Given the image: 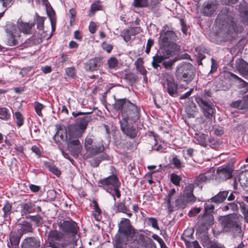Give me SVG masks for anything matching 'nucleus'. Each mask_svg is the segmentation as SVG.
Returning a JSON list of instances; mask_svg holds the SVG:
<instances>
[{
	"instance_id": "nucleus-1",
	"label": "nucleus",
	"mask_w": 248,
	"mask_h": 248,
	"mask_svg": "<svg viewBox=\"0 0 248 248\" xmlns=\"http://www.w3.org/2000/svg\"><path fill=\"white\" fill-rule=\"evenodd\" d=\"M215 28L217 35L221 41L229 40L241 31L234 15L226 9L219 13L216 21Z\"/></svg>"
},
{
	"instance_id": "nucleus-2",
	"label": "nucleus",
	"mask_w": 248,
	"mask_h": 248,
	"mask_svg": "<svg viewBox=\"0 0 248 248\" xmlns=\"http://www.w3.org/2000/svg\"><path fill=\"white\" fill-rule=\"evenodd\" d=\"M114 108L117 110L122 109V121H130L135 123L140 118L139 109L137 106L126 98L115 99Z\"/></svg>"
},
{
	"instance_id": "nucleus-3",
	"label": "nucleus",
	"mask_w": 248,
	"mask_h": 248,
	"mask_svg": "<svg viewBox=\"0 0 248 248\" xmlns=\"http://www.w3.org/2000/svg\"><path fill=\"white\" fill-rule=\"evenodd\" d=\"M119 236L115 240L116 248H127V244L135 234V229L130 224V220L122 218L119 224Z\"/></svg>"
},
{
	"instance_id": "nucleus-4",
	"label": "nucleus",
	"mask_w": 248,
	"mask_h": 248,
	"mask_svg": "<svg viewBox=\"0 0 248 248\" xmlns=\"http://www.w3.org/2000/svg\"><path fill=\"white\" fill-rule=\"evenodd\" d=\"M175 41H173L160 46L158 52L153 57L152 65L155 69H158L160 66L159 63L163 60L168 59L179 52L180 46Z\"/></svg>"
},
{
	"instance_id": "nucleus-5",
	"label": "nucleus",
	"mask_w": 248,
	"mask_h": 248,
	"mask_svg": "<svg viewBox=\"0 0 248 248\" xmlns=\"http://www.w3.org/2000/svg\"><path fill=\"white\" fill-rule=\"evenodd\" d=\"M239 219V217L234 213L222 217L220 222L223 231L232 232L234 235L240 236L242 230Z\"/></svg>"
},
{
	"instance_id": "nucleus-6",
	"label": "nucleus",
	"mask_w": 248,
	"mask_h": 248,
	"mask_svg": "<svg viewBox=\"0 0 248 248\" xmlns=\"http://www.w3.org/2000/svg\"><path fill=\"white\" fill-rule=\"evenodd\" d=\"M195 72V68L191 64L183 62L176 67L175 75L178 80L189 83L194 79Z\"/></svg>"
},
{
	"instance_id": "nucleus-7",
	"label": "nucleus",
	"mask_w": 248,
	"mask_h": 248,
	"mask_svg": "<svg viewBox=\"0 0 248 248\" xmlns=\"http://www.w3.org/2000/svg\"><path fill=\"white\" fill-rule=\"evenodd\" d=\"M7 44L10 46L17 45L20 40V31L16 26L12 22L5 26Z\"/></svg>"
},
{
	"instance_id": "nucleus-8",
	"label": "nucleus",
	"mask_w": 248,
	"mask_h": 248,
	"mask_svg": "<svg viewBox=\"0 0 248 248\" xmlns=\"http://www.w3.org/2000/svg\"><path fill=\"white\" fill-rule=\"evenodd\" d=\"M178 39V36L175 32L172 30L171 27L166 24L163 26L159 33L158 44L161 46L168 44L169 42L176 41Z\"/></svg>"
},
{
	"instance_id": "nucleus-9",
	"label": "nucleus",
	"mask_w": 248,
	"mask_h": 248,
	"mask_svg": "<svg viewBox=\"0 0 248 248\" xmlns=\"http://www.w3.org/2000/svg\"><path fill=\"white\" fill-rule=\"evenodd\" d=\"M61 230L67 235L72 238H76V235L77 234L79 228L77 224L72 220H65L60 225Z\"/></svg>"
},
{
	"instance_id": "nucleus-10",
	"label": "nucleus",
	"mask_w": 248,
	"mask_h": 248,
	"mask_svg": "<svg viewBox=\"0 0 248 248\" xmlns=\"http://www.w3.org/2000/svg\"><path fill=\"white\" fill-rule=\"evenodd\" d=\"M93 140L90 137H87L85 140L84 146L86 150L85 157L86 158H91L99 153H102L104 150L103 145L97 146L93 145Z\"/></svg>"
},
{
	"instance_id": "nucleus-11",
	"label": "nucleus",
	"mask_w": 248,
	"mask_h": 248,
	"mask_svg": "<svg viewBox=\"0 0 248 248\" xmlns=\"http://www.w3.org/2000/svg\"><path fill=\"white\" fill-rule=\"evenodd\" d=\"M119 185L120 182L118 179L117 176L114 175L101 179L98 182L99 186L104 187V189L109 193H111L109 190L112 191L114 187H119Z\"/></svg>"
},
{
	"instance_id": "nucleus-12",
	"label": "nucleus",
	"mask_w": 248,
	"mask_h": 248,
	"mask_svg": "<svg viewBox=\"0 0 248 248\" xmlns=\"http://www.w3.org/2000/svg\"><path fill=\"white\" fill-rule=\"evenodd\" d=\"M196 101L202 109L204 116L207 118L211 119L213 117L214 113V108L212 103L210 101L201 98V97H196Z\"/></svg>"
},
{
	"instance_id": "nucleus-13",
	"label": "nucleus",
	"mask_w": 248,
	"mask_h": 248,
	"mask_svg": "<svg viewBox=\"0 0 248 248\" xmlns=\"http://www.w3.org/2000/svg\"><path fill=\"white\" fill-rule=\"evenodd\" d=\"M215 169L211 168L200 173L194 180L195 183L199 186L202 183H207L213 180L215 177Z\"/></svg>"
},
{
	"instance_id": "nucleus-14",
	"label": "nucleus",
	"mask_w": 248,
	"mask_h": 248,
	"mask_svg": "<svg viewBox=\"0 0 248 248\" xmlns=\"http://www.w3.org/2000/svg\"><path fill=\"white\" fill-rule=\"evenodd\" d=\"M165 90L172 97H176L178 95L177 84L175 82L173 77L167 78L164 84Z\"/></svg>"
},
{
	"instance_id": "nucleus-15",
	"label": "nucleus",
	"mask_w": 248,
	"mask_h": 248,
	"mask_svg": "<svg viewBox=\"0 0 248 248\" xmlns=\"http://www.w3.org/2000/svg\"><path fill=\"white\" fill-rule=\"evenodd\" d=\"M232 170L229 167H219L217 170L216 179L219 181L225 180L232 177Z\"/></svg>"
},
{
	"instance_id": "nucleus-16",
	"label": "nucleus",
	"mask_w": 248,
	"mask_h": 248,
	"mask_svg": "<svg viewBox=\"0 0 248 248\" xmlns=\"http://www.w3.org/2000/svg\"><path fill=\"white\" fill-rule=\"evenodd\" d=\"M22 236V233L17 231H12L9 235V242L7 246L9 248H19L20 240Z\"/></svg>"
},
{
	"instance_id": "nucleus-17",
	"label": "nucleus",
	"mask_w": 248,
	"mask_h": 248,
	"mask_svg": "<svg viewBox=\"0 0 248 248\" xmlns=\"http://www.w3.org/2000/svg\"><path fill=\"white\" fill-rule=\"evenodd\" d=\"M79 137L75 136H69L67 140H66L69 150L73 153L78 154L80 152L81 146L78 140Z\"/></svg>"
},
{
	"instance_id": "nucleus-18",
	"label": "nucleus",
	"mask_w": 248,
	"mask_h": 248,
	"mask_svg": "<svg viewBox=\"0 0 248 248\" xmlns=\"http://www.w3.org/2000/svg\"><path fill=\"white\" fill-rule=\"evenodd\" d=\"M62 238V234L56 230H51L47 233V243L52 246L66 245L65 243L59 242Z\"/></svg>"
},
{
	"instance_id": "nucleus-19",
	"label": "nucleus",
	"mask_w": 248,
	"mask_h": 248,
	"mask_svg": "<svg viewBox=\"0 0 248 248\" xmlns=\"http://www.w3.org/2000/svg\"><path fill=\"white\" fill-rule=\"evenodd\" d=\"M120 124L121 130L124 134L132 139L136 137L137 129L133 126L128 125L127 121H121Z\"/></svg>"
},
{
	"instance_id": "nucleus-20",
	"label": "nucleus",
	"mask_w": 248,
	"mask_h": 248,
	"mask_svg": "<svg viewBox=\"0 0 248 248\" xmlns=\"http://www.w3.org/2000/svg\"><path fill=\"white\" fill-rule=\"evenodd\" d=\"M101 60L99 58H94L90 59L84 64V67L86 71L93 72L96 70L100 66Z\"/></svg>"
},
{
	"instance_id": "nucleus-21",
	"label": "nucleus",
	"mask_w": 248,
	"mask_h": 248,
	"mask_svg": "<svg viewBox=\"0 0 248 248\" xmlns=\"http://www.w3.org/2000/svg\"><path fill=\"white\" fill-rule=\"evenodd\" d=\"M21 248H37L40 246V241L35 237H27L23 240Z\"/></svg>"
},
{
	"instance_id": "nucleus-22",
	"label": "nucleus",
	"mask_w": 248,
	"mask_h": 248,
	"mask_svg": "<svg viewBox=\"0 0 248 248\" xmlns=\"http://www.w3.org/2000/svg\"><path fill=\"white\" fill-rule=\"evenodd\" d=\"M217 9V4L215 1H208L203 3L202 12L204 15L208 16L212 15Z\"/></svg>"
},
{
	"instance_id": "nucleus-23",
	"label": "nucleus",
	"mask_w": 248,
	"mask_h": 248,
	"mask_svg": "<svg viewBox=\"0 0 248 248\" xmlns=\"http://www.w3.org/2000/svg\"><path fill=\"white\" fill-rule=\"evenodd\" d=\"M68 130L69 136H75L79 138L82 137L85 132L76 124L69 125L68 127Z\"/></svg>"
},
{
	"instance_id": "nucleus-24",
	"label": "nucleus",
	"mask_w": 248,
	"mask_h": 248,
	"mask_svg": "<svg viewBox=\"0 0 248 248\" xmlns=\"http://www.w3.org/2000/svg\"><path fill=\"white\" fill-rule=\"evenodd\" d=\"M235 65L238 71L242 74L248 75V63L242 59L235 61Z\"/></svg>"
},
{
	"instance_id": "nucleus-25",
	"label": "nucleus",
	"mask_w": 248,
	"mask_h": 248,
	"mask_svg": "<svg viewBox=\"0 0 248 248\" xmlns=\"http://www.w3.org/2000/svg\"><path fill=\"white\" fill-rule=\"evenodd\" d=\"M35 23H24L22 22L19 24V27H17L20 32L22 31L25 34H30L32 33V28L34 26Z\"/></svg>"
},
{
	"instance_id": "nucleus-26",
	"label": "nucleus",
	"mask_w": 248,
	"mask_h": 248,
	"mask_svg": "<svg viewBox=\"0 0 248 248\" xmlns=\"http://www.w3.org/2000/svg\"><path fill=\"white\" fill-rule=\"evenodd\" d=\"M229 193L228 191H222L211 198V201L216 203L223 202L226 199Z\"/></svg>"
},
{
	"instance_id": "nucleus-27",
	"label": "nucleus",
	"mask_w": 248,
	"mask_h": 248,
	"mask_svg": "<svg viewBox=\"0 0 248 248\" xmlns=\"http://www.w3.org/2000/svg\"><path fill=\"white\" fill-rule=\"evenodd\" d=\"M92 118L89 116H84L77 120L75 124L79 126L84 131H85L88 123L91 121Z\"/></svg>"
},
{
	"instance_id": "nucleus-28",
	"label": "nucleus",
	"mask_w": 248,
	"mask_h": 248,
	"mask_svg": "<svg viewBox=\"0 0 248 248\" xmlns=\"http://www.w3.org/2000/svg\"><path fill=\"white\" fill-rule=\"evenodd\" d=\"M214 217L211 214L204 213L202 217L201 224L203 226H210L213 224Z\"/></svg>"
},
{
	"instance_id": "nucleus-29",
	"label": "nucleus",
	"mask_w": 248,
	"mask_h": 248,
	"mask_svg": "<svg viewBox=\"0 0 248 248\" xmlns=\"http://www.w3.org/2000/svg\"><path fill=\"white\" fill-rule=\"evenodd\" d=\"M92 203L93 204V215L94 216L95 219L98 221L100 219V215L102 213V211L99 208V205L96 201L93 200Z\"/></svg>"
},
{
	"instance_id": "nucleus-30",
	"label": "nucleus",
	"mask_w": 248,
	"mask_h": 248,
	"mask_svg": "<svg viewBox=\"0 0 248 248\" xmlns=\"http://www.w3.org/2000/svg\"><path fill=\"white\" fill-rule=\"evenodd\" d=\"M20 225L21 226V228L19 230H17V231L22 232V235L24 233L32 232V226L29 222L24 221L22 222Z\"/></svg>"
},
{
	"instance_id": "nucleus-31",
	"label": "nucleus",
	"mask_w": 248,
	"mask_h": 248,
	"mask_svg": "<svg viewBox=\"0 0 248 248\" xmlns=\"http://www.w3.org/2000/svg\"><path fill=\"white\" fill-rule=\"evenodd\" d=\"M44 164L45 166L53 174L57 176L60 175L61 171L56 166H55L53 164L49 162L45 161L44 162Z\"/></svg>"
},
{
	"instance_id": "nucleus-32",
	"label": "nucleus",
	"mask_w": 248,
	"mask_h": 248,
	"mask_svg": "<svg viewBox=\"0 0 248 248\" xmlns=\"http://www.w3.org/2000/svg\"><path fill=\"white\" fill-rule=\"evenodd\" d=\"M238 180L240 183V186L244 189H246L248 185L247 183H248V173H246L245 174H240Z\"/></svg>"
},
{
	"instance_id": "nucleus-33",
	"label": "nucleus",
	"mask_w": 248,
	"mask_h": 248,
	"mask_svg": "<svg viewBox=\"0 0 248 248\" xmlns=\"http://www.w3.org/2000/svg\"><path fill=\"white\" fill-rule=\"evenodd\" d=\"M60 137L61 139L63 141L67 140V130L65 128H60L59 129L54 135V138H56Z\"/></svg>"
},
{
	"instance_id": "nucleus-34",
	"label": "nucleus",
	"mask_w": 248,
	"mask_h": 248,
	"mask_svg": "<svg viewBox=\"0 0 248 248\" xmlns=\"http://www.w3.org/2000/svg\"><path fill=\"white\" fill-rule=\"evenodd\" d=\"M222 209L224 211H230L234 213L238 211L239 208L236 203L231 202L223 207Z\"/></svg>"
},
{
	"instance_id": "nucleus-35",
	"label": "nucleus",
	"mask_w": 248,
	"mask_h": 248,
	"mask_svg": "<svg viewBox=\"0 0 248 248\" xmlns=\"http://www.w3.org/2000/svg\"><path fill=\"white\" fill-rule=\"evenodd\" d=\"M116 207L118 212L126 214L129 217H130L132 216V213L128 212L129 210L123 202H120L118 203Z\"/></svg>"
},
{
	"instance_id": "nucleus-36",
	"label": "nucleus",
	"mask_w": 248,
	"mask_h": 248,
	"mask_svg": "<svg viewBox=\"0 0 248 248\" xmlns=\"http://www.w3.org/2000/svg\"><path fill=\"white\" fill-rule=\"evenodd\" d=\"M34 204L31 202H27L21 204L22 212L25 214H29L31 212Z\"/></svg>"
},
{
	"instance_id": "nucleus-37",
	"label": "nucleus",
	"mask_w": 248,
	"mask_h": 248,
	"mask_svg": "<svg viewBox=\"0 0 248 248\" xmlns=\"http://www.w3.org/2000/svg\"><path fill=\"white\" fill-rule=\"evenodd\" d=\"M164 59L160 63L162 62V64L166 69L170 70L172 68V65L178 60V59L175 57L173 59H170L168 61H165Z\"/></svg>"
},
{
	"instance_id": "nucleus-38",
	"label": "nucleus",
	"mask_w": 248,
	"mask_h": 248,
	"mask_svg": "<svg viewBox=\"0 0 248 248\" xmlns=\"http://www.w3.org/2000/svg\"><path fill=\"white\" fill-rule=\"evenodd\" d=\"M208 138L207 135L203 134H202L199 135H197L195 138L196 140L198 142V143L202 146L203 147H206L207 145V139Z\"/></svg>"
},
{
	"instance_id": "nucleus-39",
	"label": "nucleus",
	"mask_w": 248,
	"mask_h": 248,
	"mask_svg": "<svg viewBox=\"0 0 248 248\" xmlns=\"http://www.w3.org/2000/svg\"><path fill=\"white\" fill-rule=\"evenodd\" d=\"M145 236L141 233H136L133 237L131 239L134 242L136 243L137 244L140 245L143 244V241L144 240Z\"/></svg>"
},
{
	"instance_id": "nucleus-40",
	"label": "nucleus",
	"mask_w": 248,
	"mask_h": 248,
	"mask_svg": "<svg viewBox=\"0 0 248 248\" xmlns=\"http://www.w3.org/2000/svg\"><path fill=\"white\" fill-rule=\"evenodd\" d=\"M35 21L37 24V29L40 31H43L45 18L36 14V18L35 19Z\"/></svg>"
},
{
	"instance_id": "nucleus-41",
	"label": "nucleus",
	"mask_w": 248,
	"mask_h": 248,
	"mask_svg": "<svg viewBox=\"0 0 248 248\" xmlns=\"http://www.w3.org/2000/svg\"><path fill=\"white\" fill-rule=\"evenodd\" d=\"M15 117L16 120V125L18 127L21 126L23 124L24 121L22 114L20 112L16 111L15 113Z\"/></svg>"
},
{
	"instance_id": "nucleus-42",
	"label": "nucleus",
	"mask_w": 248,
	"mask_h": 248,
	"mask_svg": "<svg viewBox=\"0 0 248 248\" xmlns=\"http://www.w3.org/2000/svg\"><path fill=\"white\" fill-rule=\"evenodd\" d=\"M132 5L136 8L145 7L148 5V0H134Z\"/></svg>"
},
{
	"instance_id": "nucleus-43",
	"label": "nucleus",
	"mask_w": 248,
	"mask_h": 248,
	"mask_svg": "<svg viewBox=\"0 0 248 248\" xmlns=\"http://www.w3.org/2000/svg\"><path fill=\"white\" fill-rule=\"evenodd\" d=\"M10 118V114L6 108H0V118L4 120H8Z\"/></svg>"
},
{
	"instance_id": "nucleus-44",
	"label": "nucleus",
	"mask_w": 248,
	"mask_h": 248,
	"mask_svg": "<svg viewBox=\"0 0 248 248\" xmlns=\"http://www.w3.org/2000/svg\"><path fill=\"white\" fill-rule=\"evenodd\" d=\"M176 205L179 208L184 207L186 204L184 196H180L175 200Z\"/></svg>"
},
{
	"instance_id": "nucleus-45",
	"label": "nucleus",
	"mask_w": 248,
	"mask_h": 248,
	"mask_svg": "<svg viewBox=\"0 0 248 248\" xmlns=\"http://www.w3.org/2000/svg\"><path fill=\"white\" fill-rule=\"evenodd\" d=\"M12 205L11 204L7 203L2 208L4 214L3 217L5 218H8L11 213Z\"/></svg>"
},
{
	"instance_id": "nucleus-46",
	"label": "nucleus",
	"mask_w": 248,
	"mask_h": 248,
	"mask_svg": "<svg viewBox=\"0 0 248 248\" xmlns=\"http://www.w3.org/2000/svg\"><path fill=\"white\" fill-rule=\"evenodd\" d=\"M121 36L123 38L125 42H127L129 41L131 38V37L132 35L131 34L129 28L124 30L121 33Z\"/></svg>"
},
{
	"instance_id": "nucleus-47",
	"label": "nucleus",
	"mask_w": 248,
	"mask_h": 248,
	"mask_svg": "<svg viewBox=\"0 0 248 248\" xmlns=\"http://www.w3.org/2000/svg\"><path fill=\"white\" fill-rule=\"evenodd\" d=\"M182 238L184 240L186 245L187 248H191L192 247L194 248H202L198 242L196 240L192 242H190L186 240V238H184V237H182Z\"/></svg>"
},
{
	"instance_id": "nucleus-48",
	"label": "nucleus",
	"mask_w": 248,
	"mask_h": 248,
	"mask_svg": "<svg viewBox=\"0 0 248 248\" xmlns=\"http://www.w3.org/2000/svg\"><path fill=\"white\" fill-rule=\"evenodd\" d=\"M143 242L141 246L145 248H152L154 245V243L152 239L148 237H145Z\"/></svg>"
},
{
	"instance_id": "nucleus-49",
	"label": "nucleus",
	"mask_w": 248,
	"mask_h": 248,
	"mask_svg": "<svg viewBox=\"0 0 248 248\" xmlns=\"http://www.w3.org/2000/svg\"><path fill=\"white\" fill-rule=\"evenodd\" d=\"M175 193V190L174 188H172L169 192L166 198V201L167 202L168 207L170 208L171 206V203L172 202V197Z\"/></svg>"
},
{
	"instance_id": "nucleus-50",
	"label": "nucleus",
	"mask_w": 248,
	"mask_h": 248,
	"mask_svg": "<svg viewBox=\"0 0 248 248\" xmlns=\"http://www.w3.org/2000/svg\"><path fill=\"white\" fill-rule=\"evenodd\" d=\"M45 106L39 103L38 102H35L34 103V108L36 113L39 116H42V110L44 108Z\"/></svg>"
},
{
	"instance_id": "nucleus-51",
	"label": "nucleus",
	"mask_w": 248,
	"mask_h": 248,
	"mask_svg": "<svg viewBox=\"0 0 248 248\" xmlns=\"http://www.w3.org/2000/svg\"><path fill=\"white\" fill-rule=\"evenodd\" d=\"M118 60L115 57L110 58L107 62L108 66L110 69L115 68L118 65Z\"/></svg>"
},
{
	"instance_id": "nucleus-52",
	"label": "nucleus",
	"mask_w": 248,
	"mask_h": 248,
	"mask_svg": "<svg viewBox=\"0 0 248 248\" xmlns=\"http://www.w3.org/2000/svg\"><path fill=\"white\" fill-rule=\"evenodd\" d=\"M28 217L34 221L37 226H40L43 222L42 217L38 215L30 216Z\"/></svg>"
},
{
	"instance_id": "nucleus-53",
	"label": "nucleus",
	"mask_w": 248,
	"mask_h": 248,
	"mask_svg": "<svg viewBox=\"0 0 248 248\" xmlns=\"http://www.w3.org/2000/svg\"><path fill=\"white\" fill-rule=\"evenodd\" d=\"M46 10L50 20H56L55 13L52 8L51 6L46 7Z\"/></svg>"
},
{
	"instance_id": "nucleus-54",
	"label": "nucleus",
	"mask_w": 248,
	"mask_h": 248,
	"mask_svg": "<svg viewBox=\"0 0 248 248\" xmlns=\"http://www.w3.org/2000/svg\"><path fill=\"white\" fill-rule=\"evenodd\" d=\"M148 223L149 225H151L152 227L157 230H159L157 220L156 218L154 217H149L147 219Z\"/></svg>"
},
{
	"instance_id": "nucleus-55",
	"label": "nucleus",
	"mask_w": 248,
	"mask_h": 248,
	"mask_svg": "<svg viewBox=\"0 0 248 248\" xmlns=\"http://www.w3.org/2000/svg\"><path fill=\"white\" fill-rule=\"evenodd\" d=\"M214 242L211 241L208 236H204L202 239V245L205 248H209Z\"/></svg>"
},
{
	"instance_id": "nucleus-56",
	"label": "nucleus",
	"mask_w": 248,
	"mask_h": 248,
	"mask_svg": "<svg viewBox=\"0 0 248 248\" xmlns=\"http://www.w3.org/2000/svg\"><path fill=\"white\" fill-rule=\"evenodd\" d=\"M204 213L205 214H211L213 212L214 210V206L211 204L206 202L204 205Z\"/></svg>"
},
{
	"instance_id": "nucleus-57",
	"label": "nucleus",
	"mask_w": 248,
	"mask_h": 248,
	"mask_svg": "<svg viewBox=\"0 0 248 248\" xmlns=\"http://www.w3.org/2000/svg\"><path fill=\"white\" fill-rule=\"evenodd\" d=\"M105 157H106V155H102L97 157L96 159H95L94 160L92 161V162L91 163L92 165L94 167H97L98 166V165L99 164L100 162L102 160L105 159Z\"/></svg>"
},
{
	"instance_id": "nucleus-58",
	"label": "nucleus",
	"mask_w": 248,
	"mask_h": 248,
	"mask_svg": "<svg viewBox=\"0 0 248 248\" xmlns=\"http://www.w3.org/2000/svg\"><path fill=\"white\" fill-rule=\"evenodd\" d=\"M194 189V186L192 184L187 185L185 189L184 193L183 196H187L193 194Z\"/></svg>"
},
{
	"instance_id": "nucleus-59",
	"label": "nucleus",
	"mask_w": 248,
	"mask_h": 248,
	"mask_svg": "<svg viewBox=\"0 0 248 248\" xmlns=\"http://www.w3.org/2000/svg\"><path fill=\"white\" fill-rule=\"evenodd\" d=\"M101 8V6L100 5L99 2L96 1L92 4L90 12L93 14L95 12L99 10Z\"/></svg>"
},
{
	"instance_id": "nucleus-60",
	"label": "nucleus",
	"mask_w": 248,
	"mask_h": 248,
	"mask_svg": "<svg viewBox=\"0 0 248 248\" xmlns=\"http://www.w3.org/2000/svg\"><path fill=\"white\" fill-rule=\"evenodd\" d=\"M170 179L171 182L175 185H179L181 178L176 174L172 173L170 176Z\"/></svg>"
},
{
	"instance_id": "nucleus-61",
	"label": "nucleus",
	"mask_w": 248,
	"mask_h": 248,
	"mask_svg": "<svg viewBox=\"0 0 248 248\" xmlns=\"http://www.w3.org/2000/svg\"><path fill=\"white\" fill-rule=\"evenodd\" d=\"M242 101L240 100L235 101L232 102L230 106L232 108H237L240 109H242L243 107L246 108L244 105H242Z\"/></svg>"
},
{
	"instance_id": "nucleus-62",
	"label": "nucleus",
	"mask_w": 248,
	"mask_h": 248,
	"mask_svg": "<svg viewBox=\"0 0 248 248\" xmlns=\"http://www.w3.org/2000/svg\"><path fill=\"white\" fill-rule=\"evenodd\" d=\"M129 29L132 36L135 35L142 31L141 28L140 27H130Z\"/></svg>"
},
{
	"instance_id": "nucleus-63",
	"label": "nucleus",
	"mask_w": 248,
	"mask_h": 248,
	"mask_svg": "<svg viewBox=\"0 0 248 248\" xmlns=\"http://www.w3.org/2000/svg\"><path fill=\"white\" fill-rule=\"evenodd\" d=\"M172 163L177 169L181 168L182 166L180 160L178 159L176 156L173 157Z\"/></svg>"
},
{
	"instance_id": "nucleus-64",
	"label": "nucleus",
	"mask_w": 248,
	"mask_h": 248,
	"mask_svg": "<svg viewBox=\"0 0 248 248\" xmlns=\"http://www.w3.org/2000/svg\"><path fill=\"white\" fill-rule=\"evenodd\" d=\"M66 75L69 77L73 78L76 75V70L74 67H69L65 70Z\"/></svg>"
}]
</instances>
